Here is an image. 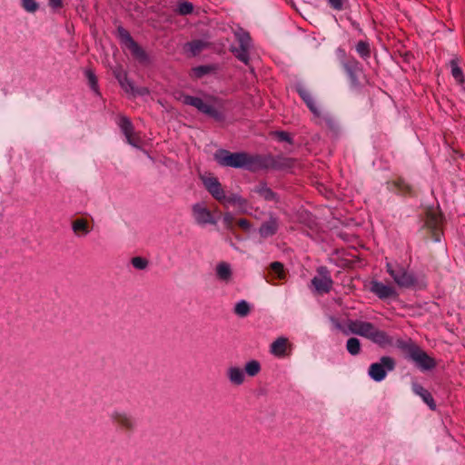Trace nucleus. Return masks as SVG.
<instances>
[{
	"label": "nucleus",
	"mask_w": 465,
	"mask_h": 465,
	"mask_svg": "<svg viewBox=\"0 0 465 465\" xmlns=\"http://www.w3.org/2000/svg\"><path fill=\"white\" fill-rule=\"evenodd\" d=\"M296 91L299 94L300 97L306 104L310 111L317 117H320L322 113L320 108L318 107L314 98L312 97L311 92L302 85H298L296 87Z\"/></svg>",
	"instance_id": "nucleus-15"
},
{
	"label": "nucleus",
	"mask_w": 465,
	"mask_h": 465,
	"mask_svg": "<svg viewBox=\"0 0 465 465\" xmlns=\"http://www.w3.org/2000/svg\"><path fill=\"white\" fill-rule=\"evenodd\" d=\"M275 136L281 142H287L289 143H292V137L290 136V134L287 132H284V131L276 132L275 133Z\"/></svg>",
	"instance_id": "nucleus-43"
},
{
	"label": "nucleus",
	"mask_w": 465,
	"mask_h": 465,
	"mask_svg": "<svg viewBox=\"0 0 465 465\" xmlns=\"http://www.w3.org/2000/svg\"><path fill=\"white\" fill-rule=\"evenodd\" d=\"M386 269L387 272L400 287L409 288L416 283L414 275L407 272L403 267L394 269L391 263H387Z\"/></svg>",
	"instance_id": "nucleus-8"
},
{
	"label": "nucleus",
	"mask_w": 465,
	"mask_h": 465,
	"mask_svg": "<svg viewBox=\"0 0 465 465\" xmlns=\"http://www.w3.org/2000/svg\"><path fill=\"white\" fill-rule=\"evenodd\" d=\"M261 371V364L259 361L252 360L246 363L245 365V371L246 373L251 376L254 377L256 376Z\"/></svg>",
	"instance_id": "nucleus-35"
},
{
	"label": "nucleus",
	"mask_w": 465,
	"mask_h": 465,
	"mask_svg": "<svg viewBox=\"0 0 465 465\" xmlns=\"http://www.w3.org/2000/svg\"><path fill=\"white\" fill-rule=\"evenodd\" d=\"M222 204H223L224 206H228L229 204L231 205H239V206H243L246 204V201L242 198L240 195L238 194H231L229 196H226L224 194V199H223L222 202H220Z\"/></svg>",
	"instance_id": "nucleus-30"
},
{
	"label": "nucleus",
	"mask_w": 465,
	"mask_h": 465,
	"mask_svg": "<svg viewBox=\"0 0 465 465\" xmlns=\"http://www.w3.org/2000/svg\"><path fill=\"white\" fill-rule=\"evenodd\" d=\"M86 77L88 79V82H89V84H90L91 88L94 92L98 93L97 78H96L94 73L92 72L91 70L86 71Z\"/></svg>",
	"instance_id": "nucleus-39"
},
{
	"label": "nucleus",
	"mask_w": 465,
	"mask_h": 465,
	"mask_svg": "<svg viewBox=\"0 0 465 465\" xmlns=\"http://www.w3.org/2000/svg\"><path fill=\"white\" fill-rule=\"evenodd\" d=\"M254 192L258 193L265 201H277L276 194L272 190L267 187L264 183H260L254 189Z\"/></svg>",
	"instance_id": "nucleus-24"
},
{
	"label": "nucleus",
	"mask_w": 465,
	"mask_h": 465,
	"mask_svg": "<svg viewBox=\"0 0 465 465\" xmlns=\"http://www.w3.org/2000/svg\"><path fill=\"white\" fill-rule=\"evenodd\" d=\"M223 221L226 229L230 231L233 230L234 217L231 213H224L223 216Z\"/></svg>",
	"instance_id": "nucleus-41"
},
{
	"label": "nucleus",
	"mask_w": 465,
	"mask_h": 465,
	"mask_svg": "<svg viewBox=\"0 0 465 465\" xmlns=\"http://www.w3.org/2000/svg\"><path fill=\"white\" fill-rule=\"evenodd\" d=\"M279 227V223L276 218L271 217L270 220L264 222L260 229L259 232L262 237L267 238L269 236H272L277 232Z\"/></svg>",
	"instance_id": "nucleus-19"
},
{
	"label": "nucleus",
	"mask_w": 465,
	"mask_h": 465,
	"mask_svg": "<svg viewBox=\"0 0 465 465\" xmlns=\"http://www.w3.org/2000/svg\"><path fill=\"white\" fill-rule=\"evenodd\" d=\"M356 51L358 54L364 60H367L371 57V46L367 41H359L356 45Z\"/></svg>",
	"instance_id": "nucleus-28"
},
{
	"label": "nucleus",
	"mask_w": 465,
	"mask_h": 465,
	"mask_svg": "<svg viewBox=\"0 0 465 465\" xmlns=\"http://www.w3.org/2000/svg\"><path fill=\"white\" fill-rule=\"evenodd\" d=\"M395 361L390 356H382L379 362H374L369 367L368 373L375 381H381L385 379L387 372L395 368Z\"/></svg>",
	"instance_id": "nucleus-5"
},
{
	"label": "nucleus",
	"mask_w": 465,
	"mask_h": 465,
	"mask_svg": "<svg viewBox=\"0 0 465 465\" xmlns=\"http://www.w3.org/2000/svg\"><path fill=\"white\" fill-rule=\"evenodd\" d=\"M318 275L312 280V285L318 293H328L332 288L333 281L329 270L321 266L317 269Z\"/></svg>",
	"instance_id": "nucleus-7"
},
{
	"label": "nucleus",
	"mask_w": 465,
	"mask_h": 465,
	"mask_svg": "<svg viewBox=\"0 0 465 465\" xmlns=\"http://www.w3.org/2000/svg\"><path fill=\"white\" fill-rule=\"evenodd\" d=\"M250 49L251 48L242 47V46H235V47H232L231 51L238 60L244 63L245 64H248Z\"/></svg>",
	"instance_id": "nucleus-26"
},
{
	"label": "nucleus",
	"mask_w": 465,
	"mask_h": 465,
	"mask_svg": "<svg viewBox=\"0 0 465 465\" xmlns=\"http://www.w3.org/2000/svg\"><path fill=\"white\" fill-rule=\"evenodd\" d=\"M442 214L433 208H428L426 211L425 226L431 232V237L435 242L440 240L442 234Z\"/></svg>",
	"instance_id": "nucleus-6"
},
{
	"label": "nucleus",
	"mask_w": 465,
	"mask_h": 465,
	"mask_svg": "<svg viewBox=\"0 0 465 465\" xmlns=\"http://www.w3.org/2000/svg\"><path fill=\"white\" fill-rule=\"evenodd\" d=\"M118 125L124 134L127 143L134 147H140L142 144V138L140 134L134 131V124L126 116H121Z\"/></svg>",
	"instance_id": "nucleus-9"
},
{
	"label": "nucleus",
	"mask_w": 465,
	"mask_h": 465,
	"mask_svg": "<svg viewBox=\"0 0 465 465\" xmlns=\"http://www.w3.org/2000/svg\"><path fill=\"white\" fill-rule=\"evenodd\" d=\"M450 65L451 68V74L453 78L456 80L458 84H463L465 81L464 74L461 68L459 66L457 60H450Z\"/></svg>",
	"instance_id": "nucleus-29"
},
{
	"label": "nucleus",
	"mask_w": 465,
	"mask_h": 465,
	"mask_svg": "<svg viewBox=\"0 0 465 465\" xmlns=\"http://www.w3.org/2000/svg\"><path fill=\"white\" fill-rule=\"evenodd\" d=\"M149 89L147 87L134 88V92H131L133 95L143 96L149 94Z\"/></svg>",
	"instance_id": "nucleus-45"
},
{
	"label": "nucleus",
	"mask_w": 465,
	"mask_h": 465,
	"mask_svg": "<svg viewBox=\"0 0 465 465\" xmlns=\"http://www.w3.org/2000/svg\"><path fill=\"white\" fill-rule=\"evenodd\" d=\"M133 266L136 269H139V270H143L144 268H146L147 264H148V262L146 259L144 258H142V257H134L131 261Z\"/></svg>",
	"instance_id": "nucleus-40"
},
{
	"label": "nucleus",
	"mask_w": 465,
	"mask_h": 465,
	"mask_svg": "<svg viewBox=\"0 0 465 465\" xmlns=\"http://www.w3.org/2000/svg\"><path fill=\"white\" fill-rule=\"evenodd\" d=\"M209 46V43L203 40H193L186 45V51L195 56Z\"/></svg>",
	"instance_id": "nucleus-22"
},
{
	"label": "nucleus",
	"mask_w": 465,
	"mask_h": 465,
	"mask_svg": "<svg viewBox=\"0 0 465 465\" xmlns=\"http://www.w3.org/2000/svg\"><path fill=\"white\" fill-rule=\"evenodd\" d=\"M215 70L213 65H200L193 68V76L196 78H201L203 75L210 74Z\"/></svg>",
	"instance_id": "nucleus-34"
},
{
	"label": "nucleus",
	"mask_w": 465,
	"mask_h": 465,
	"mask_svg": "<svg viewBox=\"0 0 465 465\" xmlns=\"http://www.w3.org/2000/svg\"><path fill=\"white\" fill-rule=\"evenodd\" d=\"M229 381L234 385H241L244 381V372L239 367H230L227 370Z\"/></svg>",
	"instance_id": "nucleus-21"
},
{
	"label": "nucleus",
	"mask_w": 465,
	"mask_h": 465,
	"mask_svg": "<svg viewBox=\"0 0 465 465\" xmlns=\"http://www.w3.org/2000/svg\"><path fill=\"white\" fill-rule=\"evenodd\" d=\"M346 349L351 355H358L361 352V341L357 338H350L346 342Z\"/></svg>",
	"instance_id": "nucleus-31"
},
{
	"label": "nucleus",
	"mask_w": 465,
	"mask_h": 465,
	"mask_svg": "<svg viewBox=\"0 0 465 465\" xmlns=\"http://www.w3.org/2000/svg\"><path fill=\"white\" fill-rule=\"evenodd\" d=\"M49 5L54 8H61L63 6V0H49Z\"/></svg>",
	"instance_id": "nucleus-46"
},
{
	"label": "nucleus",
	"mask_w": 465,
	"mask_h": 465,
	"mask_svg": "<svg viewBox=\"0 0 465 465\" xmlns=\"http://www.w3.org/2000/svg\"><path fill=\"white\" fill-rule=\"evenodd\" d=\"M327 2L332 9L341 11L344 9L347 0H327Z\"/></svg>",
	"instance_id": "nucleus-42"
},
{
	"label": "nucleus",
	"mask_w": 465,
	"mask_h": 465,
	"mask_svg": "<svg viewBox=\"0 0 465 465\" xmlns=\"http://www.w3.org/2000/svg\"><path fill=\"white\" fill-rule=\"evenodd\" d=\"M412 391L415 394L419 395L423 400V401L430 407V410L434 411L436 409V403L431 393L423 388V386L419 383H413Z\"/></svg>",
	"instance_id": "nucleus-18"
},
{
	"label": "nucleus",
	"mask_w": 465,
	"mask_h": 465,
	"mask_svg": "<svg viewBox=\"0 0 465 465\" xmlns=\"http://www.w3.org/2000/svg\"><path fill=\"white\" fill-rule=\"evenodd\" d=\"M176 99L183 104L195 107L199 112L215 119L216 121L223 120V114L216 110L213 105L205 103L203 99L183 93L179 94Z\"/></svg>",
	"instance_id": "nucleus-4"
},
{
	"label": "nucleus",
	"mask_w": 465,
	"mask_h": 465,
	"mask_svg": "<svg viewBox=\"0 0 465 465\" xmlns=\"http://www.w3.org/2000/svg\"><path fill=\"white\" fill-rule=\"evenodd\" d=\"M113 420L124 430H129L134 427L133 420L125 414L115 412L113 414Z\"/></svg>",
	"instance_id": "nucleus-23"
},
{
	"label": "nucleus",
	"mask_w": 465,
	"mask_h": 465,
	"mask_svg": "<svg viewBox=\"0 0 465 465\" xmlns=\"http://www.w3.org/2000/svg\"><path fill=\"white\" fill-rule=\"evenodd\" d=\"M193 11V5L190 2H179L177 5L176 12L179 15H186L192 14Z\"/></svg>",
	"instance_id": "nucleus-37"
},
{
	"label": "nucleus",
	"mask_w": 465,
	"mask_h": 465,
	"mask_svg": "<svg viewBox=\"0 0 465 465\" xmlns=\"http://www.w3.org/2000/svg\"><path fill=\"white\" fill-rule=\"evenodd\" d=\"M22 6L25 10L31 13L35 12L39 7L35 0H23Z\"/></svg>",
	"instance_id": "nucleus-38"
},
{
	"label": "nucleus",
	"mask_w": 465,
	"mask_h": 465,
	"mask_svg": "<svg viewBox=\"0 0 465 465\" xmlns=\"http://www.w3.org/2000/svg\"><path fill=\"white\" fill-rule=\"evenodd\" d=\"M371 292L380 299L385 300L391 297H397V292L391 286L386 285L381 282L373 281L371 283Z\"/></svg>",
	"instance_id": "nucleus-13"
},
{
	"label": "nucleus",
	"mask_w": 465,
	"mask_h": 465,
	"mask_svg": "<svg viewBox=\"0 0 465 465\" xmlns=\"http://www.w3.org/2000/svg\"><path fill=\"white\" fill-rule=\"evenodd\" d=\"M347 328L349 332L364 337L380 347L384 348L392 344V338L370 322L350 320Z\"/></svg>",
	"instance_id": "nucleus-2"
},
{
	"label": "nucleus",
	"mask_w": 465,
	"mask_h": 465,
	"mask_svg": "<svg viewBox=\"0 0 465 465\" xmlns=\"http://www.w3.org/2000/svg\"><path fill=\"white\" fill-rule=\"evenodd\" d=\"M117 79L119 81L120 85L125 92H134V85L133 82L127 77L126 74H124V75H118Z\"/></svg>",
	"instance_id": "nucleus-36"
},
{
	"label": "nucleus",
	"mask_w": 465,
	"mask_h": 465,
	"mask_svg": "<svg viewBox=\"0 0 465 465\" xmlns=\"http://www.w3.org/2000/svg\"><path fill=\"white\" fill-rule=\"evenodd\" d=\"M344 69L347 72V74L351 81V84L354 85L359 84L358 76L361 72L360 63L353 58L349 59L344 64Z\"/></svg>",
	"instance_id": "nucleus-17"
},
{
	"label": "nucleus",
	"mask_w": 465,
	"mask_h": 465,
	"mask_svg": "<svg viewBox=\"0 0 465 465\" xmlns=\"http://www.w3.org/2000/svg\"><path fill=\"white\" fill-rule=\"evenodd\" d=\"M213 158L221 166L244 168L252 172L265 166L262 156L244 152L232 153L225 149H219L214 153Z\"/></svg>",
	"instance_id": "nucleus-1"
},
{
	"label": "nucleus",
	"mask_w": 465,
	"mask_h": 465,
	"mask_svg": "<svg viewBox=\"0 0 465 465\" xmlns=\"http://www.w3.org/2000/svg\"><path fill=\"white\" fill-rule=\"evenodd\" d=\"M204 187L212 194V196L218 202L224 199V190L216 177L210 176L203 180Z\"/></svg>",
	"instance_id": "nucleus-12"
},
{
	"label": "nucleus",
	"mask_w": 465,
	"mask_h": 465,
	"mask_svg": "<svg viewBox=\"0 0 465 465\" xmlns=\"http://www.w3.org/2000/svg\"><path fill=\"white\" fill-rule=\"evenodd\" d=\"M251 312L249 303L242 300L235 304L234 313L239 317H246Z\"/></svg>",
	"instance_id": "nucleus-33"
},
{
	"label": "nucleus",
	"mask_w": 465,
	"mask_h": 465,
	"mask_svg": "<svg viewBox=\"0 0 465 465\" xmlns=\"http://www.w3.org/2000/svg\"><path fill=\"white\" fill-rule=\"evenodd\" d=\"M287 276V272L285 271L283 263L281 262H273L268 267L267 274L265 275V280L267 282L271 284H275V281H282L285 280Z\"/></svg>",
	"instance_id": "nucleus-11"
},
{
	"label": "nucleus",
	"mask_w": 465,
	"mask_h": 465,
	"mask_svg": "<svg viewBox=\"0 0 465 465\" xmlns=\"http://www.w3.org/2000/svg\"><path fill=\"white\" fill-rule=\"evenodd\" d=\"M392 184L399 193L404 195L411 193V185L401 178H398L395 181H393Z\"/></svg>",
	"instance_id": "nucleus-32"
},
{
	"label": "nucleus",
	"mask_w": 465,
	"mask_h": 465,
	"mask_svg": "<svg viewBox=\"0 0 465 465\" xmlns=\"http://www.w3.org/2000/svg\"><path fill=\"white\" fill-rule=\"evenodd\" d=\"M193 213L194 219L198 223H216V222L213 218L211 212L200 203L194 204L193 206Z\"/></svg>",
	"instance_id": "nucleus-16"
},
{
	"label": "nucleus",
	"mask_w": 465,
	"mask_h": 465,
	"mask_svg": "<svg viewBox=\"0 0 465 465\" xmlns=\"http://www.w3.org/2000/svg\"><path fill=\"white\" fill-rule=\"evenodd\" d=\"M237 225L244 232H248L251 228V223L245 218L238 220Z\"/></svg>",
	"instance_id": "nucleus-44"
},
{
	"label": "nucleus",
	"mask_w": 465,
	"mask_h": 465,
	"mask_svg": "<svg viewBox=\"0 0 465 465\" xmlns=\"http://www.w3.org/2000/svg\"><path fill=\"white\" fill-rule=\"evenodd\" d=\"M235 37L238 42V46L252 47V39L248 32L243 30H240L235 33Z\"/></svg>",
	"instance_id": "nucleus-27"
},
{
	"label": "nucleus",
	"mask_w": 465,
	"mask_h": 465,
	"mask_svg": "<svg viewBox=\"0 0 465 465\" xmlns=\"http://www.w3.org/2000/svg\"><path fill=\"white\" fill-rule=\"evenodd\" d=\"M73 231L77 235H86L90 232L88 222L85 219H76L72 223Z\"/></svg>",
	"instance_id": "nucleus-25"
},
{
	"label": "nucleus",
	"mask_w": 465,
	"mask_h": 465,
	"mask_svg": "<svg viewBox=\"0 0 465 465\" xmlns=\"http://www.w3.org/2000/svg\"><path fill=\"white\" fill-rule=\"evenodd\" d=\"M292 348L287 338L280 337L271 345V353L276 357L282 358L291 353Z\"/></svg>",
	"instance_id": "nucleus-14"
},
{
	"label": "nucleus",
	"mask_w": 465,
	"mask_h": 465,
	"mask_svg": "<svg viewBox=\"0 0 465 465\" xmlns=\"http://www.w3.org/2000/svg\"><path fill=\"white\" fill-rule=\"evenodd\" d=\"M216 275L219 280L228 282L232 279V272L228 262H221L216 266Z\"/></svg>",
	"instance_id": "nucleus-20"
},
{
	"label": "nucleus",
	"mask_w": 465,
	"mask_h": 465,
	"mask_svg": "<svg viewBox=\"0 0 465 465\" xmlns=\"http://www.w3.org/2000/svg\"><path fill=\"white\" fill-rule=\"evenodd\" d=\"M400 347L420 369L429 371L436 367L435 360L429 356L427 352L416 343L410 341L402 343Z\"/></svg>",
	"instance_id": "nucleus-3"
},
{
	"label": "nucleus",
	"mask_w": 465,
	"mask_h": 465,
	"mask_svg": "<svg viewBox=\"0 0 465 465\" xmlns=\"http://www.w3.org/2000/svg\"><path fill=\"white\" fill-rule=\"evenodd\" d=\"M121 38L132 53V54L140 61H143L147 58L146 53L143 49L133 39L131 35L124 29H119Z\"/></svg>",
	"instance_id": "nucleus-10"
}]
</instances>
